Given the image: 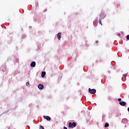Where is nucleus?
<instances>
[{
	"instance_id": "nucleus-1",
	"label": "nucleus",
	"mask_w": 129,
	"mask_h": 129,
	"mask_svg": "<svg viewBox=\"0 0 129 129\" xmlns=\"http://www.w3.org/2000/svg\"><path fill=\"white\" fill-rule=\"evenodd\" d=\"M69 127H70V128H73L74 127H75V126H76V123L74 122L71 123V122H70L69 123Z\"/></svg>"
},
{
	"instance_id": "nucleus-2",
	"label": "nucleus",
	"mask_w": 129,
	"mask_h": 129,
	"mask_svg": "<svg viewBox=\"0 0 129 129\" xmlns=\"http://www.w3.org/2000/svg\"><path fill=\"white\" fill-rule=\"evenodd\" d=\"M89 92L91 94H95V93H96V90H95V89H91L90 88H89Z\"/></svg>"
},
{
	"instance_id": "nucleus-3",
	"label": "nucleus",
	"mask_w": 129,
	"mask_h": 129,
	"mask_svg": "<svg viewBox=\"0 0 129 129\" xmlns=\"http://www.w3.org/2000/svg\"><path fill=\"white\" fill-rule=\"evenodd\" d=\"M119 103L121 106H125L126 105V103L124 101L120 102Z\"/></svg>"
},
{
	"instance_id": "nucleus-4",
	"label": "nucleus",
	"mask_w": 129,
	"mask_h": 129,
	"mask_svg": "<svg viewBox=\"0 0 129 129\" xmlns=\"http://www.w3.org/2000/svg\"><path fill=\"white\" fill-rule=\"evenodd\" d=\"M105 14L104 13H101L100 14V19L102 20L105 18Z\"/></svg>"
},
{
	"instance_id": "nucleus-5",
	"label": "nucleus",
	"mask_w": 129,
	"mask_h": 129,
	"mask_svg": "<svg viewBox=\"0 0 129 129\" xmlns=\"http://www.w3.org/2000/svg\"><path fill=\"white\" fill-rule=\"evenodd\" d=\"M43 117L46 120H48V121H49V120H51V117H50L49 116H43Z\"/></svg>"
},
{
	"instance_id": "nucleus-6",
	"label": "nucleus",
	"mask_w": 129,
	"mask_h": 129,
	"mask_svg": "<svg viewBox=\"0 0 129 129\" xmlns=\"http://www.w3.org/2000/svg\"><path fill=\"white\" fill-rule=\"evenodd\" d=\"M31 67L34 68L36 66V62L35 61H32L31 64H30Z\"/></svg>"
},
{
	"instance_id": "nucleus-7",
	"label": "nucleus",
	"mask_w": 129,
	"mask_h": 129,
	"mask_svg": "<svg viewBox=\"0 0 129 129\" xmlns=\"http://www.w3.org/2000/svg\"><path fill=\"white\" fill-rule=\"evenodd\" d=\"M38 88H39V89H43V88H44V86L42 84H39L38 86Z\"/></svg>"
},
{
	"instance_id": "nucleus-8",
	"label": "nucleus",
	"mask_w": 129,
	"mask_h": 129,
	"mask_svg": "<svg viewBox=\"0 0 129 129\" xmlns=\"http://www.w3.org/2000/svg\"><path fill=\"white\" fill-rule=\"evenodd\" d=\"M57 39L58 40H61V33L60 32H59L58 34H57Z\"/></svg>"
},
{
	"instance_id": "nucleus-9",
	"label": "nucleus",
	"mask_w": 129,
	"mask_h": 129,
	"mask_svg": "<svg viewBox=\"0 0 129 129\" xmlns=\"http://www.w3.org/2000/svg\"><path fill=\"white\" fill-rule=\"evenodd\" d=\"M46 75V72H42L41 74V77L42 78H44L45 77V76Z\"/></svg>"
},
{
	"instance_id": "nucleus-10",
	"label": "nucleus",
	"mask_w": 129,
	"mask_h": 129,
	"mask_svg": "<svg viewBox=\"0 0 129 129\" xmlns=\"http://www.w3.org/2000/svg\"><path fill=\"white\" fill-rule=\"evenodd\" d=\"M105 127H108V126H109V124L108 123H106L104 125Z\"/></svg>"
},
{
	"instance_id": "nucleus-11",
	"label": "nucleus",
	"mask_w": 129,
	"mask_h": 129,
	"mask_svg": "<svg viewBox=\"0 0 129 129\" xmlns=\"http://www.w3.org/2000/svg\"><path fill=\"white\" fill-rule=\"evenodd\" d=\"M101 20L102 19H101V18L99 20V23L100 24V25H101V26H102V22H101Z\"/></svg>"
},
{
	"instance_id": "nucleus-12",
	"label": "nucleus",
	"mask_w": 129,
	"mask_h": 129,
	"mask_svg": "<svg viewBox=\"0 0 129 129\" xmlns=\"http://www.w3.org/2000/svg\"><path fill=\"white\" fill-rule=\"evenodd\" d=\"M123 76H124V77H126V76H127V74H125L124 75H123Z\"/></svg>"
},
{
	"instance_id": "nucleus-13",
	"label": "nucleus",
	"mask_w": 129,
	"mask_h": 129,
	"mask_svg": "<svg viewBox=\"0 0 129 129\" xmlns=\"http://www.w3.org/2000/svg\"><path fill=\"white\" fill-rule=\"evenodd\" d=\"M30 83L29 82L26 83V86H29Z\"/></svg>"
},
{
	"instance_id": "nucleus-14",
	"label": "nucleus",
	"mask_w": 129,
	"mask_h": 129,
	"mask_svg": "<svg viewBox=\"0 0 129 129\" xmlns=\"http://www.w3.org/2000/svg\"><path fill=\"white\" fill-rule=\"evenodd\" d=\"M127 40H129V35H127L126 37Z\"/></svg>"
},
{
	"instance_id": "nucleus-15",
	"label": "nucleus",
	"mask_w": 129,
	"mask_h": 129,
	"mask_svg": "<svg viewBox=\"0 0 129 129\" xmlns=\"http://www.w3.org/2000/svg\"><path fill=\"white\" fill-rule=\"evenodd\" d=\"M47 9H44L43 11V13H46L47 12Z\"/></svg>"
},
{
	"instance_id": "nucleus-16",
	"label": "nucleus",
	"mask_w": 129,
	"mask_h": 129,
	"mask_svg": "<svg viewBox=\"0 0 129 129\" xmlns=\"http://www.w3.org/2000/svg\"><path fill=\"white\" fill-rule=\"evenodd\" d=\"M40 129H44V127L43 126H40Z\"/></svg>"
},
{
	"instance_id": "nucleus-17",
	"label": "nucleus",
	"mask_w": 129,
	"mask_h": 129,
	"mask_svg": "<svg viewBox=\"0 0 129 129\" xmlns=\"http://www.w3.org/2000/svg\"><path fill=\"white\" fill-rule=\"evenodd\" d=\"M118 101H121V98H118Z\"/></svg>"
},
{
	"instance_id": "nucleus-18",
	"label": "nucleus",
	"mask_w": 129,
	"mask_h": 129,
	"mask_svg": "<svg viewBox=\"0 0 129 129\" xmlns=\"http://www.w3.org/2000/svg\"><path fill=\"white\" fill-rule=\"evenodd\" d=\"M117 36H118V37H119V36H120V33H118V34H117Z\"/></svg>"
},
{
	"instance_id": "nucleus-19",
	"label": "nucleus",
	"mask_w": 129,
	"mask_h": 129,
	"mask_svg": "<svg viewBox=\"0 0 129 129\" xmlns=\"http://www.w3.org/2000/svg\"><path fill=\"white\" fill-rule=\"evenodd\" d=\"M63 129H67V127L66 126H64Z\"/></svg>"
},
{
	"instance_id": "nucleus-20",
	"label": "nucleus",
	"mask_w": 129,
	"mask_h": 129,
	"mask_svg": "<svg viewBox=\"0 0 129 129\" xmlns=\"http://www.w3.org/2000/svg\"><path fill=\"white\" fill-rule=\"evenodd\" d=\"M98 41H96V43L97 44V43H98Z\"/></svg>"
},
{
	"instance_id": "nucleus-21",
	"label": "nucleus",
	"mask_w": 129,
	"mask_h": 129,
	"mask_svg": "<svg viewBox=\"0 0 129 129\" xmlns=\"http://www.w3.org/2000/svg\"><path fill=\"white\" fill-rule=\"evenodd\" d=\"M127 110H128V111L129 112V107L127 108Z\"/></svg>"
},
{
	"instance_id": "nucleus-22",
	"label": "nucleus",
	"mask_w": 129,
	"mask_h": 129,
	"mask_svg": "<svg viewBox=\"0 0 129 129\" xmlns=\"http://www.w3.org/2000/svg\"><path fill=\"white\" fill-rule=\"evenodd\" d=\"M95 24V22H94V24Z\"/></svg>"
}]
</instances>
